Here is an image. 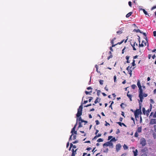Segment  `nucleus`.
<instances>
[{"mask_svg": "<svg viewBox=\"0 0 156 156\" xmlns=\"http://www.w3.org/2000/svg\"><path fill=\"white\" fill-rule=\"evenodd\" d=\"M139 97L140 99V101H139V102L140 103V102H141V103H142L143 101V100L144 99V98H143V90L142 89V87H140V88H139Z\"/></svg>", "mask_w": 156, "mask_h": 156, "instance_id": "obj_3", "label": "nucleus"}, {"mask_svg": "<svg viewBox=\"0 0 156 156\" xmlns=\"http://www.w3.org/2000/svg\"><path fill=\"white\" fill-rule=\"evenodd\" d=\"M137 132H138V133H140L141 132V127H139V128H138V129H137Z\"/></svg>", "mask_w": 156, "mask_h": 156, "instance_id": "obj_19", "label": "nucleus"}, {"mask_svg": "<svg viewBox=\"0 0 156 156\" xmlns=\"http://www.w3.org/2000/svg\"><path fill=\"white\" fill-rule=\"evenodd\" d=\"M103 145L104 146H112V147L113 144L112 142H111V141H109L104 143Z\"/></svg>", "mask_w": 156, "mask_h": 156, "instance_id": "obj_5", "label": "nucleus"}, {"mask_svg": "<svg viewBox=\"0 0 156 156\" xmlns=\"http://www.w3.org/2000/svg\"><path fill=\"white\" fill-rule=\"evenodd\" d=\"M91 104H90L87 105L86 106H85V107H88L90 106H91Z\"/></svg>", "mask_w": 156, "mask_h": 156, "instance_id": "obj_55", "label": "nucleus"}, {"mask_svg": "<svg viewBox=\"0 0 156 156\" xmlns=\"http://www.w3.org/2000/svg\"><path fill=\"white\" fill-rule=\"evenodd\" d=\"M95 122L96 123V125H99L100 123L99 121L98 120H96Z\"/></svg>", "mask_w": 156, "mask_h": 156, "instance_id": "obj_31", "label": "nucleus"}, {"mask_svg": "<svg viewBox=\"0 0 156 156\" xmlns=\"http://www.w3.org/2000/svg\"><path fill=\"white\" fill-rule=\"evenodd\" d=\"M128 72L129 73V74H130V76H132V71L131 69H130V70H129L128 71Z\"/></svg>", "mask_w": 156, "mask_h": 156, "instance_id": "obj_24", "label": "nucleus"}, {"mask_svg": "<svg viewBox=\"0 0 156 156\" xmlns=\"http://www.w3.org/2000/svg\"><path fill=\"white\" fill-rule=\"evenodd\" d=\"M76 149L74 151V149L73 148L72 150V152L71 156H74L75 154L76 153Z\"/></svg>", "mask_w": 156, "mask_h": 156, "instance_id": "obj_9", "label": "nucleus"}, {"mask_svg": "<svg viewBox=\"0 0 156 156\" xmlns=\"http://www.w3.org/2000/svg\"><path fill=\"white\" fill-rule=\"evenodd\" d=\"M100 92H101V91L100 90H97V94H98V96H99Z\"/></svg>", "mask_w": 156, "mask_h": 156, "instance_id": "obj_34", "label": "nucleus"}, {"mask_svg": "<svg viewBox=\"0 0 156 156\" xmlns=\"http://www.w3.org/2000/svg\"><path fill=\"white\" fill-rule=\"evenodd\" d=\"M127 96L128 97V98H129V99L130 101H132V95H131L128 94H127Z\"/></svg>", "mask_w": 156, "mask_h": 156, "instance_id": "obj_17", "label": "nucleus"}, {"mask_svg": "<svg viewBox=\"0 0 156 156\" xmlns=\"http://www.w3.org/2000/svg\"><path fill=\"white\" fill-rule=\"evenodd\" d=\"M147 96V94L143 93V97H146Z\"/></svg>", "mask_w": 156, "mask_h": 156, "instance_id": "obj_29", "label": "nucleus"}, {"mask_svg": "<svg viewBox=\"0 0 156 156\" xmlns=\"http://www.w3.org/2000/svg\"><path fill=\"white\" fill-rule=\"evenodd\" d=\"M123 147L125 150H126L128 149V147L126 145L124 144V145L123 146Z\"/></svg>", "mask_w": 156, "mask_h": 156, "instance_id": "obj_22", "label": "nucleus"}, {"mask_svg": "<svg viewBox=\"0 0 156 156\" xmlns=\"http://www.w3.org/2000/svg\"><path fill=\"white\" fill-rule=\"evenodd\" d=\"M156 57L155 55H153L152 56V58L153 59H154Z\"/></svg>", "mask_w": 156, "mask_h": 156, "instance_id": "obj_57", "label": "nucleus"}, {"mask_svg": "<svg viewBox=\"0 0 156 156\" xmlns=\"http://www.w3.org/2000/svg\"><path fill=\"white\" fill-rule=\"evenodd\" d=\"M136 31L137 32H140L141 33H142V32H141L140 30H139V29H138L137 30H136Z\"/></svg>", "mask_w": 156, "mask_h": 156, "instance_id": "obj_47", "label": "nucleus"}, {"mask_svg": "<svg viewBox=\"0 0 156 156\" xmlns=\"http://www.w3.org/2000/svg\"><path fill=\"white\" fill-rule=\"evenodd\" d=\"M117 123L121 126H122V125L124 126H126V125L123 123H122L120 122H117Z\"/></svg>", "mask_w": 156, "mask_h": 156, "instance_id": "obj_13", "label": "nucleus"}, {"mask_svg": "<svg viewBox=\"0 0 156 156\" xmlns=\"http://www.w3.org/2000/svg\"><path fill=\"white\" fill-rule=\"evenodd\" d=\"M122 119H123V118L122 117H120L119 119V120L120 121H122Z\"/></svg>", "mask_w": 156, "mask_h": 156, "instance_id": "obj_59", "label": "nucleus"}, {"mask_svg": "<svg viewBox=\"0 0 156 156\" xmlns=\"http://www.w3.org/2000/svg\"><path fill=\"white\" fill-rule=\"evenodd\" d=\"M134 153V156H136L137 155L138 151L137 149H136L135 151H133Z\"/></svg>", "mask_w": 156, "mask_h": 156, "instance_id": "obj_11", "label": "nucleus"}, {"mask_svg": "<svg viewBox=\"0 0 156 156\" xmlns=\"http://www.w3.org/2000/svg\"><path fill=\"white\" fill-rule=\"evenodd\" d=\"M83 109V107L81 105L79 107L78 109V111L76 115V117L77 118L76 119V124H77V123L78 122H84L85 123L84 125L86 124L87 123V121L83 120L82 119L81 117H80V116L82 114V110Z\"/></svg>", "mask_w": 156, "mask_h": 156, "instance_id": "obj_1", "label": "nucleus"}, {"mask_svg": "<svg viewBox=\"0 0 156 156\" xmlns=\"http://www.w3.org/2000/svg\"><path fill=\"white\" fill-rule=\"evenodd\" d=\"M156 5L152 7V8H151V10H153L154 9H156Z\"/></svg>", "mask_w": 156, "mask_h": 156, "instance_id": "obj_48", "label": "nucleus"}, {"mask_svg": "<svg viewBox=\"0 0 156 156\" xmlns=\"http://www.w3.org/2000/svg\"><path fill=\"white\" fill-rule=\"evenodd\" d=\"M136 43V42H135L133 43V44H131V45L132 46L133 48V50H136V49L135 48L134 46H135V44Z\"/></svg>", "mask_w": 156, "mask_h": 156, "instance_id": "obj_16", "label": "nucleus"}, {"mask_svg": "<svg viewBox=\"0 0 156 156\" xmlns=\"http://www.w3.org/2000/svg\"><path fill=\"white\" fill-rule=\"evenodd\" d=\"M154 130L156 132V125H154Z\"/></svg>", "mask_w": 156, "mask_h": 156, "instance_id": "obj_49", "label": "nucleus"}, {"mask_svg": "<svg viewBox=\"0 0 156 156\" xmlns=\"http://www.w3.org/2000/svg\"><path fill=\"white\" fill-rule=\"evenodd\" d=\"M153 118H156V111H155L154 114L153 116Z\"/></svg>", "mask_w": 156, "mask_h": 156, "instance_id": "obj_44", "label": "nucleus"}, {"mask_svg": "<svg viewBox=\"0 0 156 156\" xmlns=\"http://www.w3.org/2000/svg\"><path fill=\"white\" fill-rule=\"evenodd\" d=\"M123 30V28H121L120 30L117 32V33L118 34H121Z\"/></svg>", "mask_w": 156, "mask_h": 156, "instance_id": "obj_14", "label": "nucleus"}, {"mask_svg": "<svg viewBox=\"0 0 156 156\" xmlns=\"http://www.w3.org/2000/svg\"><path fill=\"white\" fill-rule=\"evenodd\" d=\"M83 122H79L78 123H79V126L78 127V128L79 129L80 128H81L83 126L82 125V123Z\"/></svg>", "mask_w": 156, "mask_h": 156, "instance_id": "obj_12", "label": "nucleus"}, {"mask_svg": "<svg viewBox=\"0 0 156 156\" xmlns=\"http://www.w3.org/2000/svg\"><path fill=\"white\" fill-rule=\"evenodd\" d=\"M132 67H130L129 66H128L126 69L128 70V71H129V70H130L129 69L131 68Z\"/></svg>", "mask_w": 156, "mask_h": 156, "instance_id": "obj_38", "label": "nucleus"}, {"mask_svg": "<svg viewBox=\"0 0 156 156\" xmlns=\"http://www.w3.org/2000/svg\"><path fill=\"white\" fill-rule=\"evenodd\" d=\"M105 89L107 91H108V89L107 88V86L105 87Z\"/></svg>", "mask_w": 156, "mask_h": 156, "instance_id": "obj_64", "label": "nucleus"}, {"mask_svg": "<svg viewBox=\"0 0 156 156\" xmlns=\"http://www.w3.org/2000/svg\"><path fill=\"white\" fill-rule=\"evenodd\" d=\"M92 99H93V98L92 97H90V99L88 100L89 102H90L92 100Z\"/></svg>", "mask_w": 156, "mask_h": 156, "instance_id": "obj_33", "label": "nucleus"}, {"mask_svg": "<svg viewBox=\"0 0 156 156\" xmlns=\"http://www.w3.org/2000/svg\"><path fill=\"white\" fill-rule=\"evenodd\" d=\"M126 83V80H125L123 81L122 82V83L123 84H124Z\"/></svg>", "mask_w": 156, "mask_h": 156, "instance_id": "obj_61", "label": "nucleus"}, {"mask_svg": "<svg viewBox=\"0 0 156 156\" xmlns=\"http://www.w3.org/2000/svg\"><path fill=\"white\" fill-rule=\"evenodd\" d=\"M131 87L133 89H135L136 87V86L135 84H133L131 86Z\"/></svg>", "mask_w": 156, "mask_h": 156, "instance_id": "obj_25", "label": "nucleus"}, {"mask_svg": "<svg viewBox=\"0 0 156 156\" xmlns=\"http://www.w3.org/2000/svg\"><path fill=\"white\" fill-rule=\"evenodd\" d=\"M153 35L154 36H156V31H154L153 32Z\"/></svg>", "mask_w": 156, "mask_h": 156, "instance_id": "obj_43", "label": "nucleus"}, {"mask_svg": "<svg viewBox=\"0 0 156 156\" xmlns=\"http://www.w3.org/2000/svg\"><path fill=\"white\" fill-rule=\"evenodd\" d=\"M141 156H147V154L145 153L143 154Z\"/></svg>", "mask_w": 156, "mask_h": 156, "instance_id": "obj_50", "label": "nucleus"}, {"mask_svg": "<svg viewBox=\"0 0 156 156\" xmlns=\"http://www.w3.org/2000/svg\"><path fill=\"white\" fill-rule=\"evenodd\" d=\"M112 55H111L108 58V59H109L112 58Z\"/></svg>", "mask_w": 156, "mask_h": 156, "instance_id": "obj_54", "label": "nucleus"}, {"mask_svg": "<svg viewBox=\"0 0 156 156\" xmlns=\"http://www.w3.org/2000/svg\"><path fill=\"white\" fill-rule=\"evenodd\" d=\"M132 12H130L128 13L127 14H126V17L127 18H128L132 14Z\"/></svg>", "mask_w": 156, "mask_h": 156, "instance_id": "obj_15", "label": "nucleus"}, {"mask_svg": "<svg viewBox=\"0 0 156 156\" xmlns=\"http://www.w3.org/2000/svg\"><path fill=\"white\" fill-rule=\"evenodd\" d=\"M91 149V147H88L87 148V150L88 151H90Z\"/></svg>", "mask_w": 156, "mask_h": 156, "instance_id": "obj_51", "label": "nucleus"}, {"mask_svg": "<svg viewBox=\"0 0 156 156\" xmlns=\"http://www.w3.org/2000/svg\"><path fill=\"white\" fill-rule=\"evenodd\" d=\"M100 84L101 85L103 84V80H100L99 81Z\"/></svg>", "mask_w": 156, "mask_h": 156, "instance_id": "obj_26", "label": "nucleus"}, {"mask_svg": "<svg viewBox=\"0 0 156 156\" xmlns=\"http://www.w3.org/2000/svg\"><path fill=\"white\" fill-rule=\"evenodd\" d=\"M150 102L152 104H154V102L153 100L152 99H151L150 100Z\"/></svg>", "mask_w": 156, "mask_h": 156, "instance_id": "obj_36", "label": "nucleus"}, {"mask_svg": "<svg viewBox=\"0 0 156 156\" xmlns=\"http://www.w3.org/2000/svg\"><path fill=\"white\" fill-rule=\"evenodd\" d=\"M105 122H106V124H105V125L106 126H107L108 125H109V124L107 123L106 121H105Z\"/></svg>", "mask_w": 156, "mask_h": 156, "instance_id": "obj_53", "label": "nucleus"}, {"mask_svg": "<svg viewBox=\"0 0 156 156\" xmlns=\"http://www.w3.org/2000/svg\"><path fill=\"white\" fill-rule=\"evenodd\" d=\"M123 41H124V40L118 43L117 44H122L123 42Z\"/></svg>", "mask_w": 156, "mask_h": 156, "instance_id": "obj_40", "label": "nucleus"}, {"mask_svg": "<svg viewBox=\"0 0 156 156\" xmlns=\"http://www.w3.org/2000/svg\"><path fill=\"white\" fill-rule=\"evenodd\" d=\"M143 11L144 13L146 15H147L148 16H149L147 12V11H145V10L144 9H143Z\"/></svg>", "mask_w": 156, "mask_h": 156, "instance_id": "obj_18", "label": "nucleus"}, {"mask_svg": "<svg viewBox=\"0 0 156 156\" xmlns=\"http://www.w3.org/2000/svg\"><path fill=\"white\" fill-rule=\"evenodd\" d=\"M87 90H89L90 89H92V88L91 87H87Z\"/></svg>", "mask_w": 156, "mask_h": 156, "instance_id": "obj_56", "label": "nucleus"}, {"mask_svg": "<svg viewBox=\"0 0 156 156\" xmlns=\"http://www.w3.org/2000/svg\"><path fill=\"white\" fill-rule=\"evenodd\" d=\"M121 147V145L120 144H117L115 146L116 151H118L120 150Z\"/></svg>", "mask_w": 156, "mask_h": 156, "instance_id": "obj_6", "label": "nucleus"}, {"mask_svg": "<svg viewBox=\"0 0 156 156\" xmlns=\"http://www.w3.org/2000/svg\"><path fill=\"white\" fill-rule=\"evenodd\" d=\"M116 79V76H115L114 77V79L115 82Z\"/></svg>", "mask_w": 156, "mask_h": 156, "instance_id": "obj_45", "label": "nucleus"}, {"mask_svg": "<svg viewBox=\"0 0 156 156\" xmlns=\"http://www.w3.org/2000/svg\"><path fill=\"white\" fill-rule=\"evenodd\" d=\"M76 126V124L73 128L72 129V130L71 131V133H72V135L70 137V140H72L76 139V135H74V134H75V135L77 134V131H75V129Z\"/></svg>", "mask_w": 156, "mask_h": 156, "instance_id": "obj_2", "label": "nucleus"}, {"mask_svg": "<svg viewBox=\"0 0 156 156\" xmlns=\"http://www.w3.org/2000/svg\"><path fill=\"white\" fill-rule=\"evenodd\" d=\"M137 85L139 88H140V87H142L140 84V81L139 80H138Z\"/></svg>", "mask_w": 156, "mask_h": 156, "instance_id": "obj_10", "label": "nucleus"}, {"mask_svg": "<svg viewBox=\"0 0 156 156\" xmlns=\"http://www.w3.org/2000/svg\"><path fill=\"white\" fill-rule=\"evenodd\" d=\"M99 131L98 130H96V132H95V134H97V133Z\"/></svg>", "mask_w": 156, "mask_h": 156, "instance_id": "obj_63", "label": "nucleus"}, {"mask_svg": "<svg viewBox=\"0 0 156 156\" xmlns=\"http://www.w3.org/2000/svg\"><path fill=\"white\" fill-rule=\"evenodd\" d=\"M138 41H139V43H140V37L139 36H138Z\"/></svg>", "mask_w": 156, "mask_h": 156, "instance_id": "obj_58", "label": "nucleus"}, {"mask_svg": "<svg viewBox=\"0 0 156 156\" xmlns=\"http://www.w3.org/2000/svg\"><path fill=\"white\" fill-rule=\"evenodd\" d=\"M73 145L72 144V143H71L70 144V148L69 149V150H70L71 148L72 147H73Z\"/></svg>", "mask_w": 156, "mask_h": 156, "instance_id": "obj_35", "label": "nucleus"}, {"mask_svg": "<svg viewBox=\"0 0 156 156\" xmlns=\"http://www.w3.org/2000/svg\"><path fill=\"white\" fill-rule=\"evenodd\" d=\"M98 99H99V100H100V99L99 98H97V99L95 100L94 101V103L95 104H96L98 102H99V101H98Z\"/></svg>", "mask_w": 156, "mask_h": 156, "instance_id": "obj_21", "label": "nucleus"}, {"mask_svg": "<svg viewBox=\"0 0 156 156\" xmlns=\"http://www.w3.org/2000/svg\"><path fill=\"white\" fill-rule=\"evenodd\" d=\"M116 141V140L115 139V137H114L112 138L110 140V141H111V142H112L113 141Z\"/></svg>", "mask_w": 156, "mask_h": 156, "instance_id": "obj_20", "label": "nucleus"}, {"mask_svg": "<svg viewBox=\"0 0 156 156\" xmlns=\"http://www.w3.org/2000/svg\"><path fill=\"white\" fill-rule=\"evenodd\" d=\"M126 59H127V60H128V59H129V57L127 56L126 57Z\"/></svg>", "mask_w": 156, "mask_h": 156, "instance_id": "obj_60", "label": "nucleus"}, {"mask_svg": "<svg viewBox=\"0 0 156 156\" xmlns=\"http://www.w3.org/2000/svg\"><path fill=\"white\" fill-rule=\"evenodd\" d=\"M101 136V134H98V135H97V136L98 137H99Z\"/></svg>", "mask_w": 156, "mask_h": 156, "instance_id": "obj_52", "label": "nucleus"}, {"mask_svg": "<svg viewBox=\"0 0 156 156\" xmlns=\"http://www.w3.org/2000/svg\"><path fill=\"white\" fill-rule=\"evenodd\" d=\"M115 38H114L113 39H112L111 41V43L112 44H113L114 43V41L115 39Z\"/></svg>", "mask_w": 156, "mask_h": 156, "instance_id": "obj_28", "label": "nucleus"}, {"mask_svg": "<svg viewBox=\"0 0 156 156\" xmlns=\"http://www.w3.org/2000/svg\"><path fill=\"white\" fill-rule=\"evenodd\" d=\"M144 46V44L143 43H141V44H140V43L139 44V46L140 47H143V46Z\"/></svg>", "mask_w": 156, "mask_h": 156, "instance_id": "obj_39", "label": "nucleus"}, {"mask_svg": "<svg viewBox=\"0 0 156 156\" xmlns=\"http://www.w3.org/2000/svg\"><path fill=\"white\" fill-rule=\"evenodd\" d=\"M89 117L90 119H91V118H92V115L90 114L89 115Z\"/></svg>", "mask_w": 156, "mask_h": 156, "instance_id": "obj_62", "label": "nucleus"}, {"mask_svg": "<svg viewBox=\"0 0 156 156\" xmlns=\"http://www.w3.org/2000/svg\"><path fill=\"white\" fill-rule=\"evenodd\" d=\"M112 136H109L108 137V140H110L111 138H112Z\"/></svg>", "mask_w": 156, "mask_h": 156, "instance_id": "obj_42", "label": "nucleus"}, {"mask_svg": "<svg viewBox=\"0 0 156 156\" xmlns=\"http://www.w3.org/2000/svg\"><path fill=\"white\" fill-rule=\"evenodd\" d=\"M142 111H143V113L144 114H145V108H143V109H142Z\"/></svg>", "mask_w": 156, "mask_h": 156, "instance_id": "obj_32", "label": "nucleus"}, {"mask_svg": "<svg viewBox=\"0 0 156 156\" xmlns=\"http://www.w3.org/2000/svg\"><path fill=\"white\" fill-rule=\"evenodd\" d=\"M135 60H133V62L132 63V65L133 66H135Z\"/></svg>", "mask_w": 156, "mask_h": 156, "instance_id": "obj_27", "label": "nucleus"}, {"mask_svg": "<svg viewBox=\"0 0 156 156\" xmlns=\"http://www.w3.org/2000/svg\"><path fill=\"white\" fill-rule=\"evenodd\" d=\"M134 136H135V137H137L138 136V134L136 132V133H135V135H134Z\"/></svg>", "mask_w": 156, "mask_h": 156, "instance_id": "obj_37", "label": "nucleus"}, {"mask_svg": "<svg viewBox=\"0 0 156 156\" xmlns=\"http://www.w3.org/2000/svg\"><path fill=\"white\" fill-rule=\"evenodd\" d=\"M129 5L131 7V2L130 1H129L128 2Z\"/></svg>", "mask_w": 156, "mask_h": 156, "instance_id": "obj_41", "label": "nucleus"}, {"mask_svg": "<svg viewBox=\"0 0 156 156\" xmlns=\"http://www.w3.org/2000/svg\"><path fill=\"white\" fill-rule=\"evenodd\" d=\"M92 92V91H90V92H88V91H85V93H86V94H90V93H91Z\"/></svg>", "mask_w": 156, "mask_h": 156, "instance_id": "obj_30", "label": "nucleus"}, {"mask_svg": "<svg viewBox=\"0 0 156 156\" xmlns=\"http://www.w3.org/2000/svg\"><path fill=\"white\" fill-rule=\"evenodd\" d=\"M103 141V140L101 138H99V139H98L97 140V141L98 142H102Z\"/></svg>", "mask_w": 156, "mask_h": 156, "instance_id": "obj_23", "label": "nucleus"}, {"mask_svg": "<svg viewBox=\"0 0 156 156\" xmlns=\"http://www.w3.org/2000/svg\"><path fill=\"white\" fill-rule=\"evenodd\" d=\"M150 123L151 124L153 125L156 124V119H152L150 120Z\"/></svg>", "mask_w": 156, "mask_h": 156, "instance_id": "obj_7", "label": "nucleus"}, {"mask_svg": "<svg viewBox=\"0 0 156 156\" xmlns=\"http://www.w3.org/2000/svg\"><path fill=\"white\" fill-rule=\"evenodd\" d=\"M139 9L140 10H143V9H142V6H139Z\"/></svg>", "mask_w": 156, "mask_h": 156, "instance_id": "obj_46", "label": "nucleus"}, {"mask_svg": "<svg viewBox=\"0 0 156 156\" xmlns=\"http://www.w3.org/2000/svg\"><path fill=\"white\" fill-rule=\"evenodd\" d=\"M140 113V111L139 110H137L134 113L135 116L136 117V116L139 115Z\"/></svg>", "mask_w": 156, "mask_h": 156, "instance_id": "obj_8", "label": "nucleus"}, {"mask_svg": "<svg viewBox=\"0 0 156 156\" xmlns=\"http://www.w3.org/2000/svg\"><path fill=\"white\" fill-rule=\"evenodd\" d=\"M140 144L142 145V147L144 146L146 144V142L145 139L143 138H141L140 140Z\"/></svg>", "mask_w": 156, "mask_h": 156, "instance_id": "obj_4", "label": "nucleus"}]
</instances>
